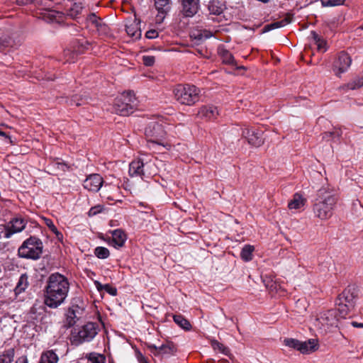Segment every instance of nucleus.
<instances>
[{
    "label": "nucleus",
    "mask_w": 363,
    "mask_h": 363,
    "mask_svg": "<svg viewBox=\"0 0 363 363\" xmlns=\"http://www.w3.org/2000/svg\"><path fill=\"white\" fill-rule=\"evenodd\" d=\"M69 289V282L63 275L58 273L51 274L46 286L45 303L50 308H57L64 303Z\"/></svg>",
    "instance_id": "obj_1"
},
{
    "label": "nucleus",
    "mask_w": 363,
    "mask_h": 363,
    "mask_svg": "<svg viewBox=\"0 0 363 363\" xmlns=\"http://www.w3.org/2000/svg\"><path fill=\"white\" fill-rule=\"evenodd\" d=\"M337 198L328 187L323 186L318 191L317 198L313 204L315 216L321 220L332 217Z\"/></svg>",
    "instance_id": "obj_2"
},
{
    "label": "nucleus",
    "mask_w": 363,
    "mask_h": 363,
    "mask_svg": "<svg viewBox=\"0 0 363 363\" xmlns=\"http://www.w3.org/2000/svg\"><path fill=\"white\" fill-rule=\"evenodd\" d=\"M357 301V293L354 287L346 289L339 297L337 303V315L345 318L349 313L354 308Z\"/></svg>",
    "instance_id": "obj_3"
},
{
    "label": "nucleus",
    "mask_w": 363,
    "mask_h": 363,
    "mask_svg": "<svg viewBox=\"0 0 363 363\" xmlns=\"http://www.w3.org/2000/svg\"><path fill=\"white\" fill-rule=\"evenodd\" d=\"M43 252V243L35 237H30L23 242L18 249V255L21 257L37 259Z\"/></svg>",
    "instance_id": "obj_4"
},
{
    "label": "nucleus",
    "mask_w": 363,
    "mask_h": 363,
    "mask_svg": "<svg viewBox=\"0 0 363 363\" xmlns=\"http://www.w3.org/2000/svg\"><path fill=\"white\" fill-rule=\"evenodd\" d=\"M174 93L177 101L182 104L190 106L198 100L199 90L193 85L177 86Z\"/></svg>",
    "instance_id": "obj_5"
},
{
    "label": "nucleus",
    "mask_w": 363,
    "mask_h": 363,
    "mask_svg": "<svg viewBox=\"0 0 363 363\" xmlns=\"http://www.w3.org/2000/svg\"><path fill=\"white\" fill-rule=\"evenodd\" d=\"M97 333V325L94 323H87L72 333V342L75 345L90 342L95 337Z\"/></svg>",
    "instance_id": "obj_6"
},
{
    "label": "nucleus",
    "mask_w": 363,
    "mask_h": 363,
    "mask_svg": "<svg viewBox=\"0 0 363 363\" xmlns=\"http://www.w3.org/2000/svg\"><path fill=\"white\" fill-rule=\"evenodd\" d=\"M135 107V96L131 93H124L116 99L113 104L116 113L128 116L132 113Z\"/></svg>",
    "instance_id": "obj_7"
},
{
    "label": "nucleus",
    "mask_w": 363,
    "mask_h": 363,
    "mask_svg": "<svg viewBox=\"0 0 363 363\" xmlns=\"http://www.w3.org/2000/svg\"><path fill=\"white\" fill-rule=\"evenodd\" d=\"M337 313V311H328L320 313L315 320L314 325L323 331L328 330L330 327L337 326L338 321Z\"/></svg>",
    "instance_id": "obj_8"
},
{
    "label": "nucleus",
    "mask_w": 363,
    "mask_h": 363,
    "mask_svg": "<svg viewBox=\"0 0 363 363\" xmlns=\"http://www.w3.org/2000/svg\"><path fill=\"white\" fill-rule=\"evenodd\" d=\"M145 135L148 140H155L164 139L166 132L163 125L158 121H150L145 129Z\"/></svg>",
    "instance_id": "obj_9"
},
{
    "label": "nucleus",
    "mask_w": 363,
    "mask_h": 363,
    "mask_svg": "<svg viewBox=\"0 0 363 363\" xmlns=\"http://www.w3.org/2000/svg\"><path fill=\"white\" fill-rule=\"evenodd\" d=\"M351 63L352 60L349 55L345 52H340L334 61L333 70L336 76L340 77L342 73L348 70Z\"/></svg>",
    "instance_id": "obj_10"
},
{
    "label": "nucleus",
    "mask_w": 363,
    "mask_h": 363,
    "mask_svg": "<svg viewBox=\"0 0 363 363\" xmlns=\"http://www.w3.org/2000/svg\"><path fill=\"white\" fill-rule=\"evenodd\" d=\"M26 220L21 217H16L5 225L4 238H9L14 233L21 232L26 227Z\"/></svg>",
    "instance_id": "obj_11"
},
{
    "label": "nucleus",
    "mask_w": 363,
    "mask_h": 363,
    "mask_svg": "<svg viewBox=\"0 0 363 363\" xmlns=\"http://www.w3.org/2000/svg\"><path fill=\"white\" fill-rule=\"evenodd\" d=\"M200 9L199 0H182L181 13L184 17L194 16Z\"/></svg>",
    "instance_id": "obj_12"
},
{
    "label": "nucleus",
    "mask_w": 363,
    "mask_h": 363,
    "mask_svg": "<svg viewBox=\"0 0 363 363\" xmlns=\"http://www.w3.org/2000/svg\"><path fill=\"white\" fill-rule=\"evenodd\" d=\"M104 179L99 174L89 175L84 182V187L89 191L97 192L103 186Z\"/></svg>",
    "instance_id": "obj_13"
},
{
    "label": "nucleus",
    "mask_w": 363,
    "mask_h": 363,
    "mask_svg": "<svg viewBox=\"0 0 363 363\" xmlns=\"http://www.w3.org/2000/svg\"><path fill=\"white\" fill-rule=\"evenodd\" d=\"M148 347L155 356L164 357L172 355L175 352V347L172 342H167L160 346L150 345Z\"/></svg>",
    "instance_id": "obj_14"
},
{
    "label": "nucleus",
    "mask_w": 363,
    "mask_h": 363,
    "mask_svg": "<svg viewBox=\"0 0 363 363\" xmlns=\"http://www.w3.org/2000/svg\"><path fill=\"white\" fill-rule=\"evenodd\" d=\"M155 5L158 11L156 16V21L161 23L170 9L171 0H155Z\"/></svg>",
    "instance_id": "obj_15"
},
{
    "label": "nucleus",
    "mask_w": 363,
    "mask_h": 363,
    "mask_svg": "<svg viewBox=\"0 0 363 363\" xmlns=\"http://www.w3.org/2000/svg\"><path fill=\"white\" fill-rule=\"evenodd\" d=\"M147 147L154 153H162L164 150H169L171 145L162 140H148L147 141Z\"/></svg>",
    "instance_id": "obj_16"
},
{
    "label": "nucleus",
    "mask_w": 363,
    "mask_h": 363,
    "mask_svg": "<svg viewBox=\"0 0 363 363\" xmlns=\"http://www.w3.org/2000/svg\"><path fill=\"white\" fill-rule=\"evenodd\" d=\"M125 30L128 35L135 39H138L141 37L140 22L136 18L127 21L125 23Z\"/></svg>",
    "instance_id": "obj_17"
},
{
    "label": "nucleus",
    "mask_w": 363,
    "mask_h": 363,
    "mask_svg": "<svg viewBox=\"0 0 363 363\" xmlns=\"http://www.w3.org/2000/svg\"><path fill=\"white\" fill-rule=\"evenodd\" d=\"M218 114V108L212 105L203 106L198 112V116L200 118L207 121L216 118Z\"/></svg>",
    "instance_id": "obj_18"
},
{
    "label": "nucleus",
    "mask_w": 363,
    "mask_h": 363,
    "mask_svg": "<svg viewBox=\"0 0 363 363\" xmlns=\"http://www.w3.org/2000/svg\"><path fill=\"white\" fill-rule=\"evenodd\" d=\"M319 345L317 339H309L306 341H300L298 351L303 354H309L316 351Z\"/></svg>",
    "instance_id": "obj_19"
},
{
    "label": "nucleus",
    "mask_w": 363,
    "mask_h": 363,
    "mask_svg": "<svg viewBox=\"0 0 363 363\" xmlns=\"http://www.w3.org/2000/svg\"><path fill=\"white\" fill-rule=\"evenodd\" d=\"M306 203V199L300 194L296 193L289 202L288 207L290 210H298L303 208Z\"/></svg>",
    "instance_id": "obj_20"
},
{
    "label": "nucleus",
    "mask_w": 363,
    "mask_h": 363,
    "mask_svg": "<svg viewBox=\"0 0 363 363\" xmlns=\"http://www.w3.org/2000/svg\"><path fill=\"white\" fill-rule=\"evenodd\" d=\"M243 134L247 138L249 143L254 146L259 147L264 143L263 138L260 133H251L250 130H247L244 131Z\"/></svg>",
    "instance_id": "obj_21"
},
{
    "label": "nucleus",
    "mask_w": 363,
    "mask_h": 363,
    "mask_svg": "<svg viewBox=\"0 0 363 363\" xmlns=\"http://www.w3.org/2000/svg\"><path fill=\"white\" fill-rule=\"evenodd\" d=\"M144 164L140 160L133 161L130 164L129 174L130 177H140L143 174Z\"/></svg>",
    "instance_id": "obj_22"
},
{
    "label": "nucleus",
    "mask_w": 363,
    "mask_h": 363,
    "mask_svg": "<svg viewBox=\"0 0 363 363\" xmlns=\"http://www.w3.org/2000/svg\"><path fill=\"white\" fill-rule=\"evenodd\" d=\"M126 240V235L121 230H115L112 233V245L115 247H122Z\"/></svg>",
    "instance_id": "obj_23"
},
{
    "label": "nucleus",
    "mask_w": 363,
    "mask_h": 363,
    "mask_svg": "<svg viewBox=\"0 0 363 363\" xmlns=\"http://www.w3.org/2000/svg\"><path fill=\"white\" fill-rule=\"evenodd\" d=\"M312 43L317 47V50L320 52H324L327 50L328 46L326 41L320 37L315 32L311 33Z\"/></svg>",
    "instance_id": "obj_24"
},
{
    "label": "nucleus",
    "mask_w": 363,
    "mask_h": 363,
    "mask_svg": "<svg viewBox=\"0 0 363 363\" xmlns=\"http://www.w3.org/2000/svg\"><path fill=\"white\" fill-rule=\"evenodd\" d=\"M59 357L53 350L43 352L38 363H57Z\"/></svg>",
    "instance_id": "obj_25"
},
{
    "label": "nucleus",
    "mask_w": 363,
    "mask_h": 363,
    "mask_svg": "<svg viewBox=\"0 0 363 363\" xmlns=\"http://www.w3.org/2000/svg\"><path fill=\"white\" fill-rule=\"evenodd\" d=\"M87 21L89 23L94 26L99 32L104 33L106 30V26L94 13H91L89 16Z\"/></svg>",
    "instance_id": "obj_26"
},
{
    "label": "nucleus",
    "mask_w": 363,
    "mask_h": 363,
    "mask_svg": "<svg viewBox=\"0 0 363 363\" xmlns=\"http://www.w3.org/2000/svg\"><path fill=\"white\" fill-rule=\"evenodd\" d=\"M79 309V308L77 306H72L67 311L65 320L67 327H71L76 323V319L77 318V313Z\"/></svg>",
    "instance_id": "obj_27"
},
{
    "label": "nucleus",
    "mask_w": 363,
    "mask_h": 363,
    "mask_svg": "<svg viewBox=\"0 0 363 363\" xmlns=\"http://www.w3.org/2000/svg\"><path fill=\"white\" fill-rule=\"evenodd\" d=\"M291 21V17L289 16H286L284 19H283L281 21L274 22L272 23L265 26L264 28V30L266 32V31H269L273 29L284 27V26H286L287 24L290 23Z\"/></svg>",
    "instance_id": "obj_28"
},
{
    "label": "nucleus",
    "mask_w": 363,
    "mask_h": 363,
    "mask_svg": "<svg viewBox=\"0 0 363 363\" xmlns=\"http://www.w3.org/2000/svg\"><path fill=\"white\" fill-rule=\"evenodd\" d=\"M28 286V277L26 274H22L17 283V285L14 289L16 294H19L24 291Z\"/></svg>",
    "instance_id": "obj_29"
},
{
    "label": "nucleus",
    "mask_w": 363,
    "mask_h": 363,
    "mask_svg": "<svg viewBox=\"0 0 363 363\" xmlns=\"http://www.w3.org/2000/svg\"><path fill=\"white\" fill-rule=\"evenodd\" d=\"M208 11L211 14L219 15L223 12V5L220 1L216 0H212L208 5Z\"/></svg>",
    "instance_id": "obj_30"
},
{
    "label": "nucleus",
    "mask_w": 363,
    "mask_h": 363,
    "mask_svg": "<svg viewBox=\"0 0 363 363\" xmlns=\"http://www.w3.org/2000/svg\"><path fill=\"white\" fill-rule=\"evenodd\" d=\"M174 322L181 328L186 330H189L191 328L190 323L180 315H175L173 317Z\"/></svg>",
    "instance_id": "obj_31"
},
{
    "label": "nucleus",
    "mask_w": 363,
    "mask_h": 363,
    "mask_svg": "<svg viewBox=\"0 0 363 363\" xmlns=\"http://www.w3.org/2000/svg\"><path fill=\"white\" fill-rule=\"evenodd\" d=\"M254 251V247L250 245H245L242 251L240 256L242 259L246 262L250 261L252 259V252Z\"/></svg>",
    "instance_id": "obj_32"
},
{
    "label": "nucleus",
    "mask_w": 363,
    "mask_h": 363,
    "mask_svg": "<svg viewBox=\"0 0 363 363\" xmlns=\"http://www.w3.org/2000/svg\"><path fill=\"white\" fill-rule=\"evenodd\" d=\"M60 15V13L53 10H46L41 13V18L47 21H57V17Z\"/></svg>",
    "instance_id": "obj_33"
},
{
    "label": "nucleus",
    "mask_w": 363,
    "mask_h": 363,
    "mask_svg": "<svg viewBox=\"0 0 363 363\" xmlns=\"http://www.w3.org/2000/svg\"><path fill=\"white\" fill-rule=\"evenodd\" d=\"M211 346L214 350L218 351L223 354L228 355L229 354L228 348L216 340H211Z\"/></svg>",
    "instance_id": "obj_34"
},
{
    "label": "nucleus",
    "mask_w": 363,
    "mask_h": 363,
    "mask_svg": "<svg viewBox=\"0 0 363 363\" xmlns=\"http://www.w3.org/2000/svg\"><path fill=\"white\" fill-rule=\"evenodd\" d=\"M89 363H105L106 359L104 355L98 353H90L88 357Z\"/></svg>",
    "instance_id": "obj_35"
},
{
    "label": "nucleus",
    "mask_w": 363,
    "mask_h": 363,
    "mask_svg": "<svg viewBox=\"0 0 363 363\" xmlns=\"http://www.w3.org/2000/svg\"><path fill=\"white\" fill-rule=\"evenodd\" d=\"M14 357V350L13 349L7 350L0 355V363H11Z\"/></svg>",
    "instance_id": "obj_36"
},
{
    "label": "nucleus",
    "mask_w": 363,
    "mask_h": 363,
    "mask_svg": "<svg viewBox=\"0 0 363 363\" xmlns=\"http://www.w3.org/2000/svg\"><path fill=\"white\" fill-rule=\"evenodd\" d=\"M84 6L82 3H74L69 9V15L72 18H76L82 13Z\"/></svg>",
    "instance_id": "obj_37"
},
{
    "label": "nucleus",
    "mask_w": 363,
    "mask_h": 363,
    "mask_svg": "<svg viewBox=\"0 0 363 363\" xmlns=\"http://www.w3.org/2000/svg\"><path fill=\"white\" fill-rule=\"evenodd\" d=\"M94 255L99 259H106L108 257L110 252L109 250L104 247H97L94 250Z\"/></svg>",
    "instance_id": "obj_38"
},
{
    "label": "nucleus",
    "mask_w": 363,
    "mask_h": 363,
    "mask_svg": "<svg viewBox=\"0 0 363 363\" xmlns=\"http://www.w3.org/2000/svg\"><path fill=\"white\" fill-rule=\"evenodd\" d=\"M284 344L292 349H295L298 351L300 341L293 338H286L284 340Z\"/></svg>",
    "instance_id": "obj_39"
},
{
    "label": "nucleus",
    "mask_w": 363,
    "mask_h": 363,
    "mask_svg": "<svg viewBox=\"0 0 363 363\" xmlns=\"http://www.w3.org/2000/svg\"><path fill=\"white\" fill-rule=\"evenodd\" d=\"M223 62L226 64H233L234 63V57L230 52L227 50H223L220 52Z\"/></svg>",
    "instance_id": "obj_40"
},
{
    "label": "nucleus",
    "mask_w": 363,
    "mask_h": 363,
    "mask_svg": "<svg viewBox=\"0 0 363 363\" xmlns=\"http://www.w3.org/2000/svg\"><path fill=\"white\" fill-rule=\"evenodd\" d=\"M345 0H321L323 6H335L343 4Z\"/></svg>",
    "instance_id": "obj_41"
},
{
    "label": "nucleus",
    "mask_w": 363,
    "mask_h": 363,
    "mask_svg": "<svg viewBox=\"0 0 363 363\" xmlns=\"http://www.w3.org/2000/svg\"><path fill=\"white\" fill-rule=\"evenodd\" d=\"M11 43L10 38L6 36L0 37V50L9 46Z\"/></svg>",
    "instance_id": "obj_42"
},
{
    "label": "nucleus",
    "mask_w": 363,
    "mask_h": 363,
    "mask_svg": "<svg viewBox=\"0 0 363 363\" xmlns=\"http://www.w3.org/2000/svg\"><path fill=\"white\" fill-rule=\"evenodd\" d=\"M143 62L146 66H152L155 63V57L150 55L143 56Z\"/></svg>",
    "instance_id": "obj_43"
},
{
    "label": "nucleus",
    "mask_w": 363,
    "mask_h": 363,
    "mask_svg": "<svg viewBox=\"0 0 363 363\" xmlns=\"http://www.w3.org/2000/svg\"><path fill=\"white\" fill-rule=\"evenodd\" d=\"M103 210V207L100 205L94 206L90 208L89 211V216H94L96 215L97 213L101 212Z\"/></svg>",
    "instance_id": "obj_44"
},
{
    "label": "nucleus",
    "mask_w": 363,
    "mask_h": 363,
    "mask_svg": "<svg viewBox=\"0 0 363 363\" xmlns=\"http://www.w3.org/2000/svg\"><path fill=\"white\" fill-rule=\"evenodd\" d=\"M363 86V78L357 79L354 81L352 84H349V86L352 89H354L358 87H361Z\"/></svg>",
    "instance_id": "obj_45"
},
{
    "label": "nucleus",
    "mask_w": 363,
    "mask_h": 363,
    "mask_svg": "<svg viewBox=\"0 0 363 363\" xmlns=\"http://www.w3.org/2000/svg\"><path fill=\"white\" fill-rule=\"evenodd\" d=\"M145 36L149 39H154L158 36V32L156 30H150L146 32Z\"/></svg>",
    "instance_id": "obj_46"
},
{
    "label": "nucleus",
    "mask_w": 363,
    "mask_h": 363,
    "mask_svg": "<svg viewBox=\"0 0 363 363\" xmlns=\"http://www.w3.org/2000/svg\"><path fill=\"white\" fill-rule=\"evenodd\" d=\"M45 224L50 228L51 231L56 230V227L52 220L49 218H44Z\"/></svg>",
    "instance_id": "obj_47"
},
{
    "label": "nucleus",
    "mask_w": 363,
    "mask_h": 363,
    "mask_svg": "<svg viewBox=\"0 0 363 363\" xmlns=\"http://www.w3.org/2000/svg\"><path fill=\"white\" fill-rule=\"evenodd\" d=\"M104 290H106L108 294H110L112 296H116L117 294V291L115 288H112L108 284L104 285Z\"/></svg>",
    "instance_id": "obj_48"
},
{
    "label": "nucleus",
    "mask_w": 363,
    "mask_h": 363,
    "mask_svg": "<svg viewBox=\"0 0 363 363\" xmlns=\"http://www.w3.org/2000/svg\"><path fill=\"white\" fill-rule=\"evenodd\" d=\"M213 35V33L211 32L203 30L201 34L199 35V39H207L211 38Z\"/></svg>",
    "instance_id": "obj_49"
},
{
    "label": "nucleus",
    "mask_w": 363,
    "mask_h": 363,
    "mask_svg": "<svg viewBox=\"0 0 363 363\" xmlns=\"http://www.w3.org/2000/svg\"><path fill=\"white\" fill-rule=\"evenodd\" d=\"M69 103L71 105H76V106H80L82 105V103L79 102V99H78L77 96H73L69 101Z\"/></svg>",
    "instance_id": "obj_50"
},
{
    "label": "nucleus",
    "mask_w": 363,
    "mask_h": 363,
    "mask_svg": "<svg viewBox=\"0 0 363 363\" xmlns=\"http://www.w3.org/2000/svg\"><path fill=\"white\" fill-rule=\"evenodd\" d=\"M52 232L55 234L57 240H59L60 241L62 240L63 235L57 228H56V230H53Z\"/></svg>",
    "instance_id": "obj_51"
},
{
    "label": "nucleus",
    "mask_w": 363,
    "mask_h": 363,
    "mask_svg": "<svg viewBox=\"0 0 363 363\" xmlns=\"http://www.w3.org/2000/svg\"><path fill=\"white\" fill-rule=\"evenodd\" d=\"M94 284L99 291L104 289V285H102L99 281H95Z\"/></svg>",
    "instance_id": "obj_52"
},
{
    "label": "nucleus",
    "mask_w": 363,
    "mask_h": 363,
    "mask_svg": "<svg viewBox=\"0 0 363 363\" xmlns=\"http://www.w3.org/2000/svg\"><path fill=\"white\" fill-rule=\"evenodd\" d=\"M139 363H148L145 357L140 354L138 357Z\"/></svg>",
    "instance_id": "obj_53"
},
{
    "label": "nucleus",
    "mask_w": 363,
    "mask_h": 363,
    "mask_svg": "<svg viewBox=\"0 0 363 363\" xmlns=\"http://www.w3.org/2000/svg\"><path fill=\"white\" fill-rule=\"evenodd\" d=\"M16 363H28V360L26 357H21L16 360Z\"/></svg>",
    "instance_id": "obj_54"
},
{
    "label": "nucleus",
    "mask_w": 363,
    "mask_h": 363,
    "mask_svg": "<svg viewBox=\"0 0 363 363\" xmlns=\"http://www.w3.org/2000/svg\"><path fill=\"white\" fill-rule=\"evenodd\" d=\"M352 325L355 328H363V323H358L357 322H352Z\"/></svg>",
    "instance_id": "obj_55"
},
{
    "label": "nucleus",
    "mask_w": 363,
    "mask_h": 363,
    "mask_svg": "<svg viewBox=\"0 0 363 363\" xmlns=\"http://www.w3.org/2000/svg\"><path fill=\"white\" fill-rule=\"evenodd\" d=\"M3 275H4L3 268H2L1 265L0 264V279H1L3 277Z\"/></svg>",
    "instance_id": "obj_56"
},
{
    "label": "nucleus",
    "mask_w": 363,
    "mask_h": 363,
    "mask_svg": "<svg viewBox=\"0 0 363 363\" xmlns=\"http://www.w3.org/2000/svg\"><path fill=\"white\" fill-rule=\"evenodd\" d=\"M4 247V245L0 242V251Z\"/></svg>",
    "instance_id": "obj_57"
},
{
    "label": "nucleus",
    "mask_w": 363,
    "mask_h": 363,
    "mask_svg": "<svg viewBox=\"0 0 363 363\" xmlns=\"http://www.w3.org/2000/svg\"><path fill=\"white\" fill-rule=\"evenodd\" d=\"M0 135L7 137L4 132L0 131Z\"/></svg>",
    "instance_id": "obj_58"
},
{
    "label": "nucleus",
    "mask_w": 363,
    "mask_h": 363,
    "mask_svg": "<svg viewBox=\"0 0 363 363\" xmlns=\"http://www.w3.org/2000/svg\"><path fill=\"white\" fill-rule=\"evenodd\" d=\"M29 2H30V0H26V1H22V4H28Z\"/></svg>",
    "instance_id": "obj_59"
},
{
    "label": "nucleus",
    "mask_w": 363,
    "mask_h": 363,
    "mask_svg": "<svg viewBox=\"0 0 363 363\" xmlns=\"http://www.w3.org/2000/svg\"><path fill=\"white\" fill-rule=\"evenodd\" d=\"M113 189L117 191V190H118L117 186H113Z\"/></svg>",
    "instance_id": "obj_60"
},
{
    "label": "nucleus",
    "mask_w": 363,
    "mask_h": 363,
    "mask_svg": "<svg viewBox=\"0 0 363 363\" xmlns=\"http://www.w3.org/2000/svg\"><path fill=\"white\" fill-rule=\"evenodd\" d=\"M106 187H107V184H105V185H104V191L106 190Z\"/></svg>",
    "instance_id": "obj_61"
},
{
    "label": "nucleus",
    "mask_w": 363,
    "mask_h": 363,
    "mask_svg": "<svg viewBox=\"0 0 363 363\" xmlns=\"http://www.w3.org/2000/svg\"><path fill=\"white\" fill-rule=\"evenodd\" d=\"M359 28L363 30V25L360 26Z\"/></svg>",
    "instance_id": "obj_62"
},
{
    "label": "nucleus",
    "mask_w": 363,
    "mask_h": 363,
    "mask_svg": "<svg viewBox=\"0 0 363 363\" xmlns=\"http://www.w3.org/2000/svg\"><path fill=\"white\" fill-rule=\"evenodd\" d=\"M326 134L332 135V133H331V132H329V133H327Z\"/></svg>",
    "instance_id": "obj_63"
}]
</instances>
